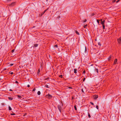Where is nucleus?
<instances>
[{
  "mask_svg": "<svg viewBox=\"0 0 121 121\" xmlns=\"http://www.w3.org/2000/svg\"><path fill=\"white\" fill-rule=\"evenodd\" d=\"M60 105L58 104L57 106V108L58 110H59L60 112L61 113V107L60 106Z\"/></svg>",
  "mask_w": 121,
  "mask_h": 121,
  "instance_id": "nucleus-1",
  "label": "nucleus"
},
{
  "mask_svg": "<svg viewBox=\"0 0 121 121\" xmlns=\"http://www.w3.org/2000/svg\"><path fill=\"white\" fill-rule=\"evenodd\" d=\"M15 2H14L12 3L11 4L9 5V6L10 7H12L15 5Z\"/></svg>",
  "mask_w": 121,
  "mask_h": 121,
  "instance_id": "nucleus-2",
  "label": "nucleus"
},
{
  "mask_svg": "<svg viewBox=\"0 0 121 121\" xmlns=\"http://www.w3.org/2000/svg\"><path fill=\"white\" fill-rule=\"evenodd\" d=\"M46 96L47 97V98H48V99H51L52 97V96L49 94L48 95H47Z\"/></svg>",
  "mask_w": 121,
  "mask_h": 121,
  "instance_id": "nucleus-3",
  "label": "nucleus"
},
{
  "mask_svg": "<svg viewBox=\"0 0 121 121\" xmlns=\"http://www.w3.org/2000/svg\"><path fill=\"white\" fill-rule=\"evenodd\" d=\"M93 97L94 98V99H96L98 98V95H94L93 96Z\"/></svg>",
  "mask_w": 121,
  "mask_h": 121,
  "instance_id": "nucleus-4",
  "label": "nucleus"
},
{
  "mask_svg": "<svg viewBox=\"0 0 121 121\" xmlns=\"http://www.w3.org/2000/svg\"><path fill=\"white\" fill-rule=\"evenodd\" d=\"M118 42V43H120L121 41V37L117 39Z\"/></svg>",
  "mask_w": 121,
  "mask_h": 121,
  "instance_id": "nucleus-5",
  "label": "nucleus"
},
{
  "mask_svg": "<svg viewBox=\"0 0 121 121\" xmlns=\"http://www.w3.org/2000/svg\"><path fill=\"white\" fill-rule=\"evenodd\" d=\"M105 22V20H103V21L101 22V24L102 25H104V23Z\"/></svg>",
  "mask_w": 121,
  "mask_h": 121,
  "instance_id": "nucleus-6",
  "label": "nucleus"
},
{
  "mask_svg": "<svg viewBox=\"0 0 121 121\" xmlns=\"http://www.w3.org/2000/svg\"><path fill=\"white\" fill-rule=\"evenodd\" d=\"M117 59H115L114 60V64H116L117 62Z\"/></svg>",
  "mask_w": 121,
  "mask_h": 121,
  "instance_id": "nucleus-7",
  "label": "nucleus"
},
{
  "mask_svg": "<svg viewBox=\"0 0 121 121\" xmlns=\"http://www.w3.org/2000/svg\"><path fill=\"white\" fill-rule=\"evenodd\" d=\"M112 58V56L110 55L109 57L108 58V61H109Z\"/></svg>",
  "mask_w": 121,
  "mask_h": 121,
  "instance_id": "nucleus-8",
  "label": "nucleus"
},
{
  "mask_svg": "<svg viewBox=\"0 0 121 121\" xmlns=\"http://www.w3.org/2000/svg\"><path fill=\"white\" fill-rule=\"evenodd\" d=\"M48 9H47L46 10H45L42 13V14H43L44 13L46 12V11L48 9Z\"/></svg>",
  "mask_w": 121,
  "mask_h": 121,
  "instance_id": "nucleus-9",
  "label": "nucleus"
},
{
  "mask_svg": "<svg viewBox=\"0 0 121 121\" xmlns=\"http://www.w3.org/2000/svg\"><path fill=\"white\" fill-rule=\"evenodd\" d=\"M77 69H75L74 70V73H77Z\"/></svg>",
  "mask_w": 121,
  "mask_h": 121,
  "instance_id": "nucleus-10",
  "label": "nucleus"
},
{
  "mask_svg": "<svg viewBox=\"0 0 121 121\" xmlns=\"http://www.w3.org/2000/svg\"><path fill=\"white\" fill-rule=\"evenodd\" d=\"M8 98L9 99V100H12L13 99V98L11 97H8Z\"/></svg>",
  "mask_w": 121,
  "mask_h": 121,
  "instance_id": "nucleus-11",
  "label": "nucleus"
},
{
  "mask_svg": "<svg viewBox=\"0 0 121 121\" xmlns=\"http://www.w3.org/2000/svg\"><path fill=\"white\" fill-rule=\"evenodd\" d=\"M17 96L18 97V98L19 99H21V98H22V97L20 95H17Z\"/></svg>",
  "mask_w": 121,
  "mask_h": 121,
  "instance_id": "nucleus-12",
  "label": "nucleus"
},
{
  "mask_svg": "<svg viewBox=\"0 0 121 121\" xmlns=\"http://www.w3.org/2000/svg\"><path fill=\"white\" fill-rule=\"evenodd\" d=\"M75 33H76L78 35H79V33L77 30H75Z\"/></svg>",
  "mask_w": 121,
  "mask_h": 121,
  "instance_id": "nucleus-13",
  "label": "nucleus"
},
{
  "mask_svg": "<svg viewBox=\"0 0 121 121\" xmlns=\"http://www.w3.org/2000/svg\"><path fill=\"white\" fill-rule=\"evenodd\" d=\"M38 45V44H35L34 45V46L35 47H37Z\"/></svg>",
  "mask_w": 121,
  "mask_h": 121,
  "instance_id": "nucleus-14",
  "label": "nucleus"
},
{
  "mask_svg": "<svg viewBox=\"0 0 121 121\" xmlns=\"http://www.w3.org/2000/svg\"><path fill=\"white\" fill-rule=\"evenodd\" d=\"M95 71L97 72V73H98V69H97L95 68Z\"/></svg>",
  "mask_w": 121,
  "mask_h": 121,
  "instance_id": "nucleus-15",
  "label": "nucleus"
},
{
  "mask_svg": "<svg viewBox=\"0 0 121 121\" xmlns=\"http://www.w3.org/2000/svg\"><path fill=\"white\" fill-rule=\"evenodd\" d=\"M40 94H41V93H40V91H38V92H37V94H38V95H40Z\"/></svg>",
  "mask_w": 121,
  "mask_h": 121,
  "instance_id": "nucleus-16",
  "label": "nucleus"
},
{
  "mask_svg": "<svg viewBox=\"0 0 121 121\" xmlns=\"http://www.w3.org/2000/svg\"><path fill=\"white\" fill-rule=\"evenodd\" d=\"M60 17V16H58L57 18H56V19L58 20L59 19V18Z\"/></svg>",
  "mask_w": 121,
  "mask_h": 121,
  "instance_id": "nucleus-17",
  "label": "nucleus"
},
{
  "mask_svg": "<svg viewBox=\"0 0 121 121\" xmlns=\"http://www.w3.org/2000/svg\"><path fill=\"white\" fill-rule=\"evenodd\" d=\"M74 109H75V110H76L77 111V107H76V105H75L74 106Z\"/></svg>",
  "mask_w": 121,
  "mask_h": 121,
  "instance_id": "nucleus-18",
  "label": "nucleus"
},
{
  "mask_svg": "<svg viewBox=\"0 0 121 121\" xmlns=\"http://www.w3.org/2000/svg\"><path fill=\"white\" fill-rule=\"evenodd\" d=\"M88 117L89 118H90L91 117V116L90 115V114L88 112Z\"/></svg>",
  "mask_w": 121,
  "mask_h": 121,
  "instance_id": "nucleus-19",
  "label": "nucleus"
},
{
  "mask_svg": "<svg viewBox=\"0 0 121 121\" xmlns=\"http://www.w3.org/2000/svg\"><path fill=\"white\" fill-rule=\"evenodd\" d=\"M9 110H12V108H11L10 106H9Z\"/></svg>",
  "mask_w": 121,
  "mask_h": 121,
  "instance_id": "nucleus-20",
  "label": "nucleus"
},
{
  "mask_svg": "<svg viewBox=\"0 0 121 121\" xmlns=\"http://www.w3.org/2000/svg\"><path fill=\"white\" fill-rule=\"evenodd\" d=\"M40 72V69H39L38 70V71H37V73H39Z\"/></svg>",
  "mask_w": 121,
  "mask_h": 121,
  "instance_id": "nucleus-21",
  "label": "nucleus"
},
{
  "mask_svg": "<svg viewBox=\"0 0 121 121\" xmlns=\"http://www.w3.org/2000/svg\"><path fill=\"white\" fill-rule=\"evenodd\" d=\"M45 87L47 88H49L48 86L47 85H45Z\"/></svg>",
  "mask_w": 121,
  "mask_h": 121,
  "instance_id": "nucleus-22",
  "label": "nucleus"
},
{
  "mask_svg": "<svg viewBox=\"0 0 121 121\" xmlns=\"http://www.w3.org/2000/svg\"><path fill=\"white\" fill-rule=\"evenodd\" d=\"M59 77L61 78H62V75H60L59 76Z\"/></svg>",
  "mask_w": 121,
  "mask_h": 121,
  "instance_id": "nucleus-23",
  "label": "nucleus"
},
{
  "mask_svg": "<svg viewBox=\"0 0 121 121\" xmlns=\"http://www.w3.org/2000/svg\"><path fill=\"white\" fill-rule=\"evenodd\" d=\"M103 29H105V26L104 25H102Z\"/></svg>",
  "mask_w": 121,
  "mask_h": 121,
  "instance_id": "nucleus-24",
  "label": "nucleus"
},
{
  "mask_svg": "<svg viewBox=\"0 0 121 121\" xmlns=\"http://www.w3.org/2000/svg\"><path fill=\"white\" fill-rule=\"evenodd\" d=\"M36 89L35 87L32 90V91H34Z\"/></svg>",
  "mask_w": 121,
  "mask_h": 121,
  "instance_id": "nucleus-25",
  "label": "nucleus"
},
{
  "mask_svg": "<svg viewBox=\"0 0 121 121\" xmlns=\"http://www.w3.org/2000/svg\"><path fill=\"white\" fill-rule=\"evenodd\" d=\"M54 47H56V48H57L58 47V45H57L56 44V45H54Z\"/></svg>",
  "mask_w": 121,
  "mask_h": 121,
  "instance_id": "nucleus-26",
  "label": "nucleus"
},
{
  "mask_svg": "<svg viewBox=\"0 0 121 121\" xmlns=\"http://www.w3.org/2000/svg\"><path fill=\"white\" fill-rule=\"evenodd\" d=\"M87 26V24H86V25H85L83 27H84V28H86V26Z\"/></svg>",
  "mask_w": 121,
  "mask_h": 121,
  "instance_id": "nucleus-27",
  "label": "nucleus"
},
{
  "mask_svg": "<svg viewBox=\"0 0 121 121\" xmlns=\"http://www.w3.org/2000/svg\"><path fill=\"white\" fill-rule=\"evenodd\" d=\"M98 45H99V46H101V43H100V42H98Z\"/></svg>",
  "mask_w": 121,
  "mask_h": 121,
  "instance_id": "nucleus-28",
  "label": "nucleus"
},
{
  "mask_svg": "<svg viewBox=\"0 0 121 121\" xmlns=\"http://www.w3.org/2000/svg\"><path fill=\"white\" fill-rule=\"evenodd\" d=\"M90 103L92 105H94V104L93 103H92V102H90Z\"/></svg>",
  "mask_w": 121,
  "mask_h": 121,
  "instance_id": "nucleus-29",
  "label": "nucleus"
},
{
  "mask_svg": "<svg viewBox=\"0 0 121 121\" xmlns=\"http://www.w3.org/2000/svg\"><path fill=\"white\" fill-rule=\"evenodd\" d=\"M43 14H42V13L41 14H39V16L40 17Z\"/></svg>",
  "mask_w": 121,
  "mask_h": 121,
  "instance_id": "nucleus-30",
  "label": "nucleus"
},
{
  "mask_svg": "<svg viewBox=\"0 0 121 121\" xmlns=\"http://www.w3.org/2000/svg\"><path fill=\"white\" fill-rule=\"evenodd\" d=\"M14 50H15L14 49H13V50H12L11 51V52H12V53H13L14 52Z\"/></svg>",
  "mask_w": 121,
  "mask_h": 121,
  "instance_id": "nucleus-31",
  "label": "nucleus"
},
{
  "mask_svg": "<svg viewBox=\"0 0 121 121\" xmlns=\"http://www.w3.org/2000/svg\"><path fill=\"white\" fill-rule=\"evenodd\" d=\"M96 108L97 109H99V106H98L97 105L96 106Z\"/></svg>",
  "mask_w": 121,
  "mask_h": 121,
  "instance_id": "nucleus-32",
  "label": "nucleus"
},
{
  "mask_svg": "<svg viewBox=\"0 0 121 121\" xmlns=\"http://www.w3.org/2000/svg\"><path fill=\"white\" fill-rule=\"evenodd\" d=\"M97 21L98 23L99 24V21L97 19Z\"/></svg>",
  "mask_w": 121,
  "mask_h": 121,
  "instance_id": "nucleus-33",
  "label": "nucleus"
},
{
  "mask_svg": "<svg viewBox=\"0 0 121 121\" xmlns=\"http://www.w3.org/2000/svg\"><path fill=\"white\" fill-rule=\"evenodd\" d=\"M15 113H11V115H15Z\"/></svg>",
  "mask_w": 121,
  "mask_h": 121,
  "instance_id": "nucleus-34",
  "label": "nucleus"
},
{
  "mask_svg": "<svg viewBox=\"0 0 121 121\" xmlns=\"http://www.w3.org/2000/svg\"><path fill=\"white\" fill-rule=\"evenodd\" d=\"M86 20H86V19H85V20H84V21H83V22H86Z\"/></svg>",
  "mask_w": 121,
  "mask_h": 121,
  "instance_id": "nucleus-35",
  "label": "nucleus"
},
{
  "mask_svg": "<svg viewBox=\"0 0 121 121\" xmlns=\"http://www.w3.org/2000/svg\"><path fill=\"white\" fill-rule=\"evenodd\" d=\"M15 83H18V82L17 81H15Z\"/></svg>",
  "mask_w": 121,
  "mask_h": 121,
  "instance_id": "nucleus-36",
  "label": "nucleus"
},
{
  "mask_svg": "<svg viewBox=\"0 0 121 121\" xmlns=\"http://www.w3.org/2000/svg\"><path fill=\"white\" fill-rule=\"evenodd\" d=\"M13 64H10V66H12L13 65Z\"/></svg>",
  "mask_w": 121,
  "mask_h": 121,
  "instance_id": "nucleus-37",
  "label": "nucleus"
},
{
  "mask_svg": "<svg viewBox=\"0 0 121 121\" xmlns=\"http://www.w3.org/2000/svg\"><path fill=\"white\" fill-rule=\"evenodd\" d=\"M49 78H45V79H44V80H47L48 79H49Z\"/></svg>",
  "mask_w": 121,
  "mask_h": 121,
  "instance_id": "nucleus-38",
  "label": "nucleus"
},
{
  "mask_svg": "<svg viewBox=\"0 0 121 121\" xmlns=\"http://www.w3.org/2000/svg\"><path fill=\"white\" fill-rule=\"evenodd\" d=\"M85 72H85V70H84V71H83V72L82 73H83L84 74L85 73Z\"/></svg>",
  "mask_w": 121,
  "mask_h": 121,
  "instance_id": "nucleus-39",
  "label": "nucleus"
},
{
  "mask_svg": "<svg viewBox=\"0 0 121 121\" xmlns=\"http://www.w3.org/2000/svg\"><path fill=\"white\" fill-rule=\"evenodd\" d=\"M68 88H69V89H72L73 88L72 87H69Z\"/></svg>",
  "mask_w": 121,
  "mask_h": 121,
  "instance_id": "nucleus-40",
  "label": "nucleus"
},
{
  "mask_svg": "<svg viewBox=\"0 0 121 121\" xmlns=\"http://www.w3.org/2000/svg\"><path fill=\"white\" fill-rule=\"evenodd\" d=\"M12 0H7L8 2H10Z\"/></svg>",
  "mask_w": 121,
  "mask_h": 121,
  "instance_id": "nucleus-41",
  "label": "nucleus"
},
{
  "mask_svg": "<svg viewBox=\"0 0 121 121\" xmlns=\"http://www.w3.org/2000/svg\"><path fill=\"white\" fill-rule=\"evenodd\" d=\"M13 74V72H11V73H10V74H12H12Z\"/></svg>",
  "mask_w": 121,
  "mask_h": 121,
  "instance_id": "nucleus-42",
  "label": "nucleus"
},
{
  "mask_svg": "<svg viewBox=\"0 0 121 121\" xmlns=\"http://www.w3.org/2000/svg\"><path fill=\"white\" fill-rule=\"evenodd\" d=\"M27 86L28 87H30V85H28Z\"/></svg>",
  "mask_w": 121,
  "mask_h": 121,
  "instance_id": "nucleus-43",
  "label": "nucleus"
},
{
  "mask_svg": "<svg viewBox=\"0 0 121 121\" xmlns=\"http://www.w3.org/2000/svg\"><path fill=\"white\" fill-rule=\"evenodd\" d=\"M81 91H82V92H84V91H83V89H81Z\"/></svg>",
  "mask_w": 121,
  "mask_h": 121,
  "instance_id": "nucleus-44",
  "label": "nucleus"
},
{
  "mask_svg": "<svg viewBox=\"0 0 121 121\" xmlns=\"http://www.w3.org/2000/svg\"><path fill=\"white\" fill-rule=\"evenodd\" d=\"M120 0H117V1L116 2L117 3V2H118Z\"/></svg>",
  "mask_w": 121,
  "mask_h": 121,
  "instance_id": "nucleus-45",
  "label": "nucleus"
},
{
  "mask_svg": "<svg viewBox=\"0 0 121 121\" xmlns=\"http://www.w3.org/2000/svg\"><path fill=\"white\" fill-rule=\"evenodd\" d=\"M94 13H92V16H94Z\"/></svg>",
  "mask_w": 121,
  "mask_h": 121,
  "instance_id": "nucleus-46",
  "label": "nucleus"
},
{
  "mask_svg": "<svg viewBox=\"0 0 121 121\" xmlns=\"http://www.w3.org/2000/svg\"><path fill=\"white\" fill-rule=\"evenodd\" d=\"M85 78H84L83 79V81H84L85 80Z\"/></svg>",
  "mask_w": 121,
  "mask_h": 121,
  "instance_id": "nucleus-47",
  "label": "nucleus"
},
{
  "mask_svg": "<svg viewBox=\"0 0 121 121\" xmlns=\"http://www.w3.org/2000/svg\"><path fill=\"white\" fill-rule=\"evenodd\" d=\"M103 20V19H101V20H100V21H101V22H102V21H103L102 20Z\"/></svg>",
  "mask_w": 121,
  "mask_h": 121,
  "instance_id": "nucleus-48",
  "label": "nucleus"
},
{
  "mask_svg": "<svg viewBox=\"0 0 121 121\" xmlns=\"http://www.w3.org/2000/svg\"><path fill=\"white\" fill-rule=\"evenodd\" d=\"M103 20V19H101V20H100V21H101V22H102V21H103L102 20Z\"/></svg>",
  "mask_w": 121,
  "mask_h": 121,
  "instance_id": "nucleus-49",
  "label": "nucleus"
},
{
  "mask_svg": "<svg viewBox=\"0 0 121 121\" xmlns=\"http://www.w3.org/2000/svg\"><path fill=\"white\" fill-rule=\"evenodd\" d=\"M61 104H62V106H63V103H62V102H61Z\"/></svg>",
  "mask_w": 121,
  "mask_h": 121,
  "instance_id": "nucleus-50",
  "label": "nucleus"
},
{
  "mask_svg": "<svg viewBox=\"0 0 121 121\" xmlns=\"http://www.w3.org/2000/svg\"><path fill=\"white\" fill-rule=\"evenodd\" d=\"M12 91V90L11 89H10L9 90V91Z\"/></svg>",
  "mask_w": 121,
  "mask_h": 121,
  "instance_id": "nucleus-51",
  "label": "nucleus"
},
{
  "mask_svg": "<svg viewBox=\"0 0 121 121\" xmlns=\"http://www.w3.org/2000/svg\"><path fill=\"white\" fill-rule=\"evenodd\" d=\"M35 27V26H33V27H32V28H34V27Z\"/></svg>",
  "mask_w": 121,
  "mask_h": 121,
  "instance_id": "nucleus-52",
  "label": "nucleus"
},
{
  "mask_svg": "<svg viewBox=\"0 0 121 121\" xmlns=\"http://www.w3.org/2000/svg\"><path fill=\"white\" fill-rule=\"evenodd\" d=\"M86 47H85V51H86Z\"/></svg>",
  "mask_w": 121,
  "mask_h": 121,
  "instance_id": "nucleus-53",
  "label": "nucleus"
},
{
  "mask_svg": "<svg viewBox=\"0 0 121 121\" xmlns=\"http://www.w3.org/2000/svg\"><path fill=\"white\" fill-rule=\"evenodd\" d=\"M2 105H4V104H2Z\"/></svg>",
  "mask_w": 121,
  "mask_h": 121,
  "instance_id": "nucleus-54",
  "label": "nucleus"
},
{
  "mask_svg": "<svg viewBox=\"0 0 121 121\" xmlns=\"http://www.w3.org/2000/svg\"><path fill=\"white\" fill-rule=\"evenodd\" d=\"M47 1V0H46Z\"/></svg>",
  "mask_w": 121,
  "mask_h": 121,
  "instance_id": "nucleus-55",
  "label": "nucleus"
}]
</instances>
